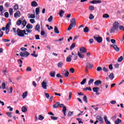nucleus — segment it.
Instances as JSON below:
<instances>
[{
  "label": "nucleus",
  "instance_id": "nucleus-1",
  "mask_svg": "<svg viewBox=\"0 0 124 124\" xmlns=\"http://www.w3.org/2000/svg\"><path fill=\"white\" fill-rule=\"evenodd\" d=\"M16 32L17 35L20 37H24L25 34L28 35V33H26V30H21L19 29H17Z\"/></svg>",
  "mask_w": 124,
  "mask_h": 124
},
{
  "label": "nucleus",
  "instance_id": "nucleus-2",
  "mask_svg": "<svg viewBox=\"0 0 124 124\" xmlns=\"http://www.w3.org/2000/svg\"><path fill=\"white\" fill-rule=\"evenodd\" d=\"M75 26H76V19L75 18H73L70 20V24L68 28V31H70Z\"/></svg>",
  "mask_w": 124,
  "mask_h": 124
},
{
  "label": "nucleus",
  "instance_id": "nucleus-3",
  "mask_svg": "<svg viewBox=\"0 0 124 124\" xmlns=\"http://www.w3.org/2000/svg\"><path fill=\"white\" fill-rule=\"evenodd\" d=\"M59 107H61V108H63L62 111L63 113L64 116H66V107L64 106V105L63 104H60L59 103Z\"/></svg>",
  "mask_w": 124,
  "mask_h": 124
},
{
  "label": "nucleus",
  "instance_id": "nucleus-4",
  "mask_svg": "<svg viewBox=\"0 0 124 124\" xmlns=\"http://www.w3.org/2000/svg\"><path fill=\"white\" fill-rule=\"evenodd\" d=\"M93 38L98 43H101V42H102V37L99 35H95Z\"/></svg>",
  "mask_w": 124,
  "mask_h": 124
},
{
  "label": "nucleus",
  "instance_id": "nucleus-5",
  "mask_svg": "<svg viewBox=\"0 0 124 124\" xmlns=\"http://www.w3.org/2000/svg\"><path fill=\"white\" fill-rule=\"evenodd\" d=\"M48 83V81L47 80H44L42 82V87L44 90H47V84Z\"/></svg>",
  "mask_w": 124,
  "mask_h": 124
},
{
  "label": "nucleus",
  "instance_id": "nucleus-6",
  "mask_svg": "<svg viewBox=\"0 0 124 124\" xmlns=\"http://www.w3.org/2000/svg\"><path fill=\"white\" fill-rule=\"evenodd\" d=\"M30 55V53L27 51L21 52L20 53V57H28Z\"/></svg>",
  "mask_w": 124,
  "mask_h": 124
},
{
  "label": "nucleus",
  "instance_id": "nucleus-7",
  "mask_svg": "<svg viewBox=\"0 0 124 124\" xmlns=\"http://www.w3.org/2000/svg\"><path fill=\"white\" fill-rule=\"evenodd\" d=\"M62 75H64L65 77H67L69 76V72L67 70H63L62 71Z\"/></svg>",
  "mask_w": 124,
  "mask_h": 124
},
{
  "label": "nucleus",
  "instance_id": "nucleus-8",
  "mask_svg": "<svg viewBox=\"0 0 124 124\" xmlns=\"http://www.w3.org/2000/svg\"><path fill=\"white\" fill-rule=\"evenodd\" d=\"M110 47H112V48H113V49H114V50L116 51V52H119V51H120V48H118V46L116 45H110Z\"/></svg>",
  "mask_w": 124,
  "mask_h": 124
},
{
  "label": "nucleus",
  "instance_id": "nucleus-9",
  "mask_svg": "<svg viewBox=\"0 0 124 124\" xmlns=\"http://www.w3.org/2000/svg\"><path fill=\"white\" fill-rule=\"evenodd\" d=\"M93 92H94V93H96V94H97V95H99V93H98V92L99 91V88L94 87L93 88Z\"/></svg>",
  "mask_w": 124,
  "mask_h": 124
},
{
  "label": "nucleus",
  "instance_id": "nucleus-10",
  "mask_svg": "<svg viewBox=\"0 0 124 124\" xmlns=\"http://www.w3.org/2000/svg\"><path fill=\"white\" fill-rule=\"evenodd\" d=\"M96 120H97V121H99L100 124H102L103 123V118H102L101 116H97L96 118Z\"/></svg>",
  "mask_w": 124,
  "mask_h": 124
},
{
  "label": "nucleus",
  "instance_id": "nucleus-11",
  "mask_svg": "<svg viewBox=\"0 0 124 124\" xmlns=\"http://www.w3.org/2000/svg\"><path fill=\"white\" fill-rule=\"evenodd\" d=\"M79 51L80 53H87V49H86L84 46L80 47L79 48Z\"/></svg>",
  "mask_w": 124,
  "mask_h": 124
},
{
  "label": "nucleus",
  "instance_id": "nucleus-12",
  "mask_svg": "<svg viewBox=\"0 0 124 124\" xmlns=\"http://www.w3.org/2000/svg\"><path fill=\"white\" fill-rule=\"evenodd\" d=\"M20 16H21V13L19 11H16L14 14L15 18H18V17H20Z\"/></svg>",
  "mask_w": 124,
  "mask_h": 124
},
{
  "label": "nucleus",
  "instance_id": "nucleus-13",
  "mask_svg": "<svg viewBox=\"0 0 124 124\" xmlns=\"http://www.w3.org/2000/svg\"><path fill=\"white\" fill-rule=\"evenodd\" d=\"M95 86H99V85H101L102 84V81L100 80H96L94 83Z\"/></svg>",
  "mask_w": 124,
  "mask_h": 124
},
{
  "label": "nucleus",
  "instance_id": "nucleus-14",
  "mask_svg": "<svg viewBox=\"0 0 124 124\" xmlns=\"http://www.w3.org/2000/svg\"><path fill=\"white\" fill-rule=\"evenodd\" d=\"M104 121L107 124H111V122L108 120V118H107V116L105 115L104 117Z\"/></svg>",
  "mask_w": 124,
  "mask_h": 124
},
{
  "label": "nucleus",
  "instance_id": "nucleus-15",
  "mask_svg": "<svg viewBox=\"0 0 124 124\" xmlns=\"http://www.w3.org/2000/svg\"><path fill=\"white\" fill-rule=\"evenodd\" d=\"M113 27L118 30L119 29V23L118 22H115L113 23Z\"/></svg>",
  "mask_w": 124,
  "mask_h": 124
},
{
  "label": "nucleus",
  "instance_id": "nucleus-16",
  "mask_svg": "<svg viewBox=\"0 0 124 124\" xmlns=\"http://www.w3.org/2000/svg\"><path fill=\"white\" fill-rule=\"evenodd\" d=\"M85 67H87V68H93V65L91 64L90 62H87L86 66Z\"/></svg>",
  "mask_w": 124,
  "mask_h": 124
},
{
  "label": "nucleus",
  "instance_id": "nucleus-17",
  "mask_svg": "<svg viewBox=\"0 0 124 124\" xmlns=\"http://www.w3.org/2000/svg\"><path fill=\"white\" fill-rule=\"evenodd\" d=\"M31 5L33 7H36V6H38V4H37V2L35 1H33L31 3Z\"/></svg>",
  "mask_w": 124,
  "mask_h": 124
},
{
  "label": "nucleus",
  "instance_id": "nucleus-18",
  "mask_svg": "<svg viewBox=\"0 0 124 124\" xmlns=\"http://www.w3.org/2000/svg\"><path fill=\"white\" fill-rule=\"evenodd\" d=\"M78 56L79 58H80V59H84V58H85V55L81 54V52L79 51L78 52Z\"/></svg>",
  "mask_w": 124,
  "mask_h": 124
},
{
  "label": "nucleus",
  "instance_id": "nucleus-19",
  "mask_svg": "<svg viewBox=\"0 0 124 124\" xmlns=\"http://www.w3.org/2000/svg\"><path fill=\"white\" fill-rule=\"evenodd\" d=\"M71 58H72V56H71L70 55H69V56L67 57L66 61L67 62H71Z\"/></svg>",
  "mask_w": 124,
  "mask_h": 124
},
{
  "label": "nucleus",
  "instance_id": "nucleus-20",
  "mask_svg": "<svg viewBox=\"0 0 124 124\" xmlns=\"http://www.w3.org/2000/svg\"><path fill=\"white\" fill-rule=\"evenodd\" d=\"M21 110L23 113H26L27 112V111H28V108L26 107H22V108H21Z\"/></svg>",
  "mask_w": 124,
  "mask_h": 124
},
{
  "label": "nucleus",
  "instance_id": "nucleus-21",
  "mask_svg": "<svg viewBox=\"0 0 124 124\" xmlns=\"http://www.w3.org/2000/svg\"><path fill=\"white\" fill-rule=\"evenodd\" d=\"M122 123V120L117 118V120L114 122L115 124H120Z\"/></svg>",
  "mask_w": 124,
  "mask_h": 124
},
{
  "label": "nucleus",
  "instance_id": "nucleus-22",
  "mask_svg": "<svg viewBox=\"0 0 124 124\" xmlns=\"http://www.w3.org/2000/svg\"><path fill=\"white\" fill-rule=\"evenodd\" d=\"M58 107H60V102H57L53 105V108H58Z\"/></svg>",
  "mask_w": 124,
  "mask_h": 124
},
{
  "label": "nucleus",
  "instance_id": "nucleus-23",
  "mask_svg": "<svg viewBox=\"0 0 124 124\" xmlns=\"http://www.w3.org/2000/svg\"><path fill=\"white\" fill-rule=\"evenodd\" d=\"M62 65H63V62H58V67H59L60 68H62Z\"/></svg>",
  "mask_w": 124,
  "mask_h": 124
},
{
  "label": "nucleus",
  "instance_id": "nucleus-24",
  "mask_svg": "<svg viewBox=\"0 0 124 124\" xmlns=\"http://www.w3.org/2000/svg\"><path fill=\"white\" fill-rule=\"evenodd\" d=\"M54 32L55 33H60V31H59V29L57 26L54 27Z\"/></svg>",
  "mask_w": 124,
  "mask_h": 124
},
{
  "label": "nucleus",
  "instance_id": "nucleus-25",
  "mask_svg": "<svg viewBox=\"0 0 124 124\" xmlns=\"http://www.w3.org/2000/svg\"><path fill=\"white\" fill-rule=\"evenodd\" d=\"M39 11H40V7H37L35 9V13L36 15H38V14H39Z\"/></svg>",
  "mask_w": 124,
  "mask_h": 124
},
{
  "label": "nucleus",
  "instance_id": "nucleus-26",
  "mask_svg": "<svg viewBox=\"0 0 124 124\" xmlns=\"http://www.w3.org/2000/svg\"><path fill=\"white\" fill-rule=\"evenodd\" d=\"M39 30H40V26L39 24H37L35 27V31H39Z\"/></svg>",
  "mask_w": 124,
  "mask_h": 124
},
{
  "label": "nucleus",
  "instance_id": "nucleus-27",
  "mask_svg": "<svg viewBox=\"0 0 124 124\" xmlns=\"http://www.w3.org/2000/svg\"><path fill=\"white\" fill-rule=\"evenodd\" d=\"M28 96V92H25L23 93L22 94V97L23 98H26Z\"/></svg>",
  "mask_w": 124,
  "mask_h": 124
},
{
  "label": "nucleus",
  "instance_id": "nucleus-28",
  "mask_svg": "<svg viewBox=\"0 0 124 124\" xmlns=\"http://www.w3.org/2000/svg\"><path fill=\"white\" fill-rule=\"evenodd\" d=\"M117 29H116V28H115L114 27H112L110 31V33H112V32H114L115 31H117Z\"/></svg>",
  "mask_w": 124,
  "mask_h": 124
},
{
  "label": "nucleus",
  "instance_id": "nucleus-29",
  "mask_svg": "<svg viewBox=\"0 0 124 124\" xmlns=\"http://www.w3.org/2000/svg\"><path fill=\"white\" fill-rule=\"evenodd\" d=\"M76 45V43H73L72 44V45L70 47V49L71 50H72L74 48V47H75Z\"/></svg>",
  "mask_w": 124,
  "mask_h": 124
},
{
  "label": "nucleus",
  "instance_id": "nucleus-30",
  "mask_svg": "<svg viewBox=\"0 0 124 124\" xmlns=\"http://www.w3.org/2000/svg\"><path fill=\"white\" fill-rule=\"evenodd\" d=\"M64 14V11H63L62 10L60 11L59 15H60V17H62L63 16V15L62 14Z\"/></svg>",
  "mask_w": 124,
  "mask_h": 124
},
{
  "label": "nucleus",
  "instance_id": "nucleus-31",
  "mask_svg": "<svg viewBox=\"0 0 124 124\" xmlns=\"http://www.w3.org/2000/svg\"><path fill=\"white\" fill-rule=\"evenodd\" d=\"M109 77L111 80H113V79H114V74L113 73H111V74H110Z\"/></svg>",
  "mask_w": 124,
  "mask_h": 124
},
{
  "label": "nucleus",
  "instance_id": "nucleus-32",
  "mask_svg": "<svg viewBox=\"0 0 124 124\" xmlns=\"http://www.w3.org/2000/svg\"><path fill=\"white\" fill-rule=\"evenodd\" d=\"M83 91H90V92H92V88L91 87H86L83 89Z\"/></svg>",
  "mask_w": 124,
  "mask_h": 124
},
{
  "label": "nucleus",
  "instance_id": "nucleus-33",
  "mask_svg": "<svg viewBox=\"0 0 124 124\" xmlns=\"http://www.w3.org/2000/svg\"><path fill=\"white\" fill-rule=\"evenodd\" d=\"M89 9L90 11H93V10H94V6L90 5L89 6Z\"/></svg>",
  "mask_w": 124,
  "mask_h": 124
},
{
  "label": "nucleus",
  "instance_id": "nucleus-34",
  "mask_svg": "<svg viewBox=\"0 0 124 124\" xmlns=\"http://www.w3.org/2000/svg\"><path fill=\"white\" fill-rule=\"evenodd\" d=\"M21 24L23 25V27H26V25H27V21L24 19L22 22L21 21Z\"/></svg>",
  "mask_w": 124,
  "mask_h": 124
},
{
  "label": "nucleus",
  "instance_id": "nucleus-35",
  "mask_svg": "<svg viewBox=\"0 0 124 124\" xmlns=\"http://www.w3.org/2000/svg\"><path fill=\"white\" fill-rule=\"evenodd\" d=\"M17 26H20L21 24H22V20H21L20 19L18 20V21L16 23Z\"/></svg>",
  "mask_w": 124,
  "mask_h": 124
},
{
  "label": "nucleus",
  "instance_id": "nucleus-36",
  "mask_svg": "<svg viewBox=\"0 0 124 124\" xmlns=\"http://www.w3.org/2000/svg\"><path fill=\"white\" fill-rule=\"evenodd\" d=\"M93 81H94L93 79H90L88 82V85H91V84H93Z\"/></svg>",
  "mask_w": 124,
  "mask_h": 124
},
{
  "label": "nucleus",
  "instance_id": "nucleus-37",
  "mask_svg": "<svg viewBox=\"0 0 124 124\" xmlns=\"http://www.w3.org/2000/svg\"><path fill=\"white\" fill-rule=\"evenodd\" d=\"M87 82V78H84L83 79L82 82H80L81 85H84Z\"/></svg>",
  "mask_w": 124,
  "mask_h": 124
},
{
  "label": "nucleus",
  "instance_id": "nucleus-38",
  "mask_svg": "<svg viewBox=\"0 0 124 124\" xmlns=\"http://www.w3.org/2000/svg\"><path fill=\"white\" fill-rule=\"evenodd\" d=\"M48 21L49 23H51V22H52V21H53V16H50L48 19Z\"/></svg>",
  "mask_w": 124,
  "mask_h": 124
},
{
  "label": "nucleus",
  "instance_id": "nucleus-39",
  "mask_svg": "<svg viewBox=\"0 0 124 124\" xmlns=\"http://www.w3.org/2000/svg\"><path fill=\"white\" fill-rule=\"evenodd\" d=\"M83 100L85 101L86 103H88V99H87V96L84 95V97H83Z\"/></svg>",
  "mask_w": 124,
  "mask_h": 124
},
{
  "label": "nucleus",
  "instance_id": "nucleus-40",
  "mask_svg": "<svg viewBox=\"0 0 124 124\" xmlns=\"http://www.w3.org/2000/svg\"><path fill=\"white\" fill-rule=\"evenodd\" d=\"M27 29H32V25L31 24H28L26 26Z\"/></svg>",
  "mask_w": 124,
  "mask_h": 124
},
{
  "label": "nucleus",
  "instance_id": "nucleus-41",
  "mask_svg": "<svg viewBox=\"0 0 124 124\" xmlns=\"http://www.w3.org/2000/svg\"><path fill=\"white\" fill-rule=\"evenodd\" d=\"M55 75H56V72H50V76L51 77H55Z\"/></svg>",
  "mask_w": 124,
  "mask_h": 124
},
{
  "label": "nucleus",
  "instance_id": "nucleus-42",
  "mask_svg": "<svg viewBox=\"0 0 124 124\" xmlns=\"http://www.w3.org/2000/svg\"><path fill=\"white\" fill-rule=\"evenodd\" d=\"M18 9H19V6L18 5V4H16L14 7V10H18Z\"/></svg>",
  "mask_w": 124,
  "mask_h": 124
},
{
  "label": "nucleus",
  "instance_id": "nucleus-43",
  "mask_svg": "<svg viewBox=\"0 0 124 124\" xmlns=\"http://www.w3.org/2000/svg\"><path fill=\"white\" fill-rule=\"evenodd\" d=\"M84 32H89V27H86L84 29Z\"/></svg>",
  "mask_w": 124,
  "mask_h": 124
},
{
  "label": "nucleus",
  "instance_id": "nucleus-44",
  "mask_svg": "<svg viewBox=\"0 0 124 124\" xmlns=\"http://www.w3.org/2000/svg\"><path fill=\"white\" fill-rule=\"evenodd\" d=\"M109 15L107 14H105L103 15V18H109Z\"/></svg>",
  "mask_w": 124,
  "mask_h": 124
},
{
  "label": "nucleus",
  "instance_id": "nucleus-45",
  "mask_svg": "<svg viewBox=\"0 0 124 124\" xmlns=\"http://www.w3.org/2000/svg\"><path fill=\"white\" fill-rule=\"evenodd\" d=\"M123 60L124 58L123 57V56H121L119 58H118V62H122V61H123Z\"/></svg>",
  "mask_w": 124,
  "mask_h": 124
},
{
  "label": "nucleus",
  "instance_id": "nucleus-46",
  "mask_svg": "<svg viewBox=\"0 0 124 124\" xmlns=\"http://www.w3.org/2000/svg\"><path fill=\"white\" fill-rule=\"evenodd\" d=\"M89 18L90 20H93V19L94 18V16H93L92 14H91L90 15Z\"/></svg>",
  "mask_w": 124,
  "mask_h": 124
},
{
  "label": "nucleus",
  "instance_id": "nucleus-47",
  "mask_svg": "<svg viewBox=\"0 0 124 124\" xmlns=\"http://www.w3.org/2000/svg\"><path fill=\"white\" fill-rule=\"evenodd\" d=\"M5 88H6L5 83L2 82V89L3 90H5Z\"/></svg>",
  "mask_w": 124,
  "mask_h": 124
},
{
  "label": "nucleus",
  "instance_id": "nucleus-48",
  "mask_svg": "<svg viewBox=\"0 0 124 124\" xmlns=\"http://www.w3.org/2000/svg\"><path fill=\"white\" fill-rule=\"evenodd\" d=\"M10 28V23H7L6 26V30H9Z\"/></svg>",
  "mask_w": 124,
  "mask_h": 124
},
{
  "label": "nucleus",
  "instance_id": "nucleus-49",
  "mask_svg": "<svg viewBox=\"0 0 124 124\" xmlns=\"http://www.w3.org/2000/svg\"><path fill=\"white\" fill-rule=\"evenodd\" d=\"M103 71H104V72H106V73H107V72H108V69H107L105 67H104L103 68Z\"/></svg>",
  "mask_w": 124,
  "mask_h": 124
},
{
  "label": "nucleus",
  "instance_id": "nucleus-50",
  "mask_svg": "<svg viewBox=\"0 0 124 124\" xmlns=\"http://www.w3.org/2000/svg\"><path fill=\"white\" fill-rule=\"evenodd\" d=\"M73 115V111H70L68 114V117H71Z\"/></svg>",
  "mask_w": 124,
  "mask_h": 124
},
{
  "label": "nucleus",
  "instance_id": "nucleus-51",
  "mask_svg": "<svg viewBox=\"0 0 124 124\" xmlns=\"http://www.w3.org/2000/svg\"><path fill=\"white\" fill-rule=\"evenodd\" d=\"M51 120H53L54 121H57L58 120V117H56L54 116H51Z\"/></svg>",
  "mask_w": 124,
  "mask_h": 124
},
{
  "label": "nucleus",
  "instance_id": "nucleus-52",
  "mask_svg": "<svg viewBox=\"0 0 124 124\" xmlns=\"http://www.w3.org/2000/svg\"><path fill=\"white\" fill-rule=\"evenodd\" d=\"M9 13L10 15H13V9L12 8H10Z\"/></svg>",
  "mask_w": 124,
  "mask_h": 124
},
{
  "label": "nucleus",
  "instance_id": "nucleus-53",
  "mask_svg": "<svg viewBox=\"0 0 124 124\" xmlns=\"http://www.w3.org/2000/svg\"><path fill=\"white\" fill-rule=\"evenodd\" d=\"M46 97L47 98V99H49V97H50V95H49V93H45Z\"/></svg>",
  "mask_w": 124,
  "mask_h": 124
},
{
  "label": "nucleus",
  "instance_id": "nucleus-54",
  "mask_svg": "<svg viewBox=\"0 0 124 124\" xmlns=\"http://www.w3.org/2000/svg\"><path fill=\"white\" fill-rule=\"evenodd\" d=\"M43 119H44V117H43L41 115H39L38 116V120H40V121H42V120H43Z\"/></svg>",
  "mask_w": 124,
  "mask_h": 124
},
{
  "label": "nucleus",
  "instance_id": "nucleus-55",
  "mask_svg": "<svg viewBox=\"0 0 124 124\" xmlns=\"http://www.w3.org/2000/svg\"><path fill=\"white\" fill-rule=\"evenodd\" d=\"M70 72H71V73H74V72H75V70H74V68H71L70 69Z\"/></svg>",
  "mask_w": 124,
  "mask_h": 124
},
{
  "label": "nucleus",
  "instance_id": "nucleus-56",
  "mask_svg": "<svg viewBox=\"0 0 124 124\" xmlns=\"http://www.w3.org/2000/svg\"><path fill=\"white\" fill-rule=\"evenodd\" d=\"M110 41L113 45L116 44V40L112 39L110 40Z\"/></svg>",
  "mask_w": 124,
  "mask_h": 124
},
{
  "label": "nucleus",
  "instance_id": "nucleus-57",
  "mask_svg": "<svg viewBox=\"0 0 124 124\" xmlns=\"http://www.w3.org/2000/svg\"><path fill=\"white\" fill-rule=\"evenodd\" d=\"M11 112H7V116H8V117H9L10 118H12V115H11Z\"/></svg>",
  "mask_w": 124,
  "mask_h": 124
},
{
  "label": "nucleus",
  "instance_id": "nucleus-58",
  "mask_svg": "<svg viewBox=\"0 0 124 124\" xmlns=\"http://www.w3.org/2000/svg\"><path fill=\"white\" fill-rule=\"evenodd\" d=\"M5 17L6 18H8V16H9V14H8V12H6L4 13Z\"/></svg>",
  "mask_w": 124,
  "mask_h": 124
},
{
  "label": "nucleus",
  "instance_id": "nucleus-59",
  "mask_svg": "<svg viewBox=\"0 0 124 124\" xmlns=\"http://www.w3.org/2000/svg\"><path fill=\"white\" fill-rule=\"evenodd\" d=\"M26 71L27 72L31 71V67H28L26 69Z\"/></svg>",
  "mask_w": 124,
  "mask_h": 124
},
{
  "label": "nucleus",
  "instance_id": "nucleus-60",
  "mask_svg": "<svg viewBox=\"0 0 124 124\" xmlns=\"http://www.w3.org/2000/svg\"><path fill=\"white\" fill-rule=\"evenodd\" d=\"M3 11V6L0 5V12H2Z\"/></svg>",
  "mask_w": 124,
  "mask_h": 124
},
{
  "label": "nucleus",
  "instance_id": "nucleus-61",
  "mask_svg": "<svg viewBox=\"0 0 124 124\" xmlns=\"http://www.w3.org/2000/svg\"><path fill=\"white\" fill-rule=\"evenodd\" d=\"M102 70V68H101V67H98L97 68V71H101Z\"/></svg>",
  "mask_w": 124,
  "mask_h": 124
},
{
  "label": "nucleus",
  "instance_id": "nucleus-62",
  "mask_svg": "<svg viewBox=\"0 0 124 124\" xmlns=\"http://www.w3.org/2000/svg\"><path fill=\"white\" fill-rule=\"evenodd\" d=\"M30 21L31 22V24H33V23H35V21L34 20V19H30Z\"/></svg>",
  "mask_w": 124,
  "mask_h": 124
},
{
  "label": "nucleus",
  "instance_id": "nucleus-63",
  "mask_svg": "<svg viewBox=\"0 0 124 124\" xmlns=\"http://www.w3.org/2000/svg\"><path fill=\"white\" fill-rule=\"evenodd\" d=\"M119 30L120 31H124V27L123 26H121L119 27Z\"/></svg>",
  "mask_w": 124,
  "mask_h": 124
},
{
  "label": "nucleus",
  "instance_id": "nucleus-64",
  "mask_svg": "<svg viewBox=\"0 0 124 124\" xmlns=\"http://www.w3.org/2000/svg\"><path fill=\"white\" fill-rule=\"evenodd\" d=\"M20 50L21 51H27V48L25 47H21Z\"/></svg>",
  "mask_w": 124,
  "mask_h": 124
}]
</instances>
